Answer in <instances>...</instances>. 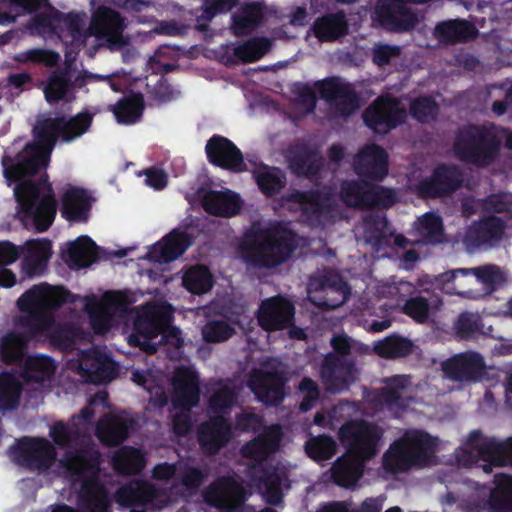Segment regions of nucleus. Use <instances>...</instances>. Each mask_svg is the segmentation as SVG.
Segmentation results:
<instances>
[{
    "mask_svg": "<svg viewBox=\"0 0 512 512\" xmlns=\"http://www.w3.org/2000/svg\"><path fill=\"white\" fill-rule=\"evenodd\" d=\"M94 114L85 110L72 117H48L38 121L33 128L38 143L29 142L14 157L5 153L1 163L6 180L16 183L14 196L18 203L17 214L23 224L37 232L47 231L57 213V201L49 176L44 173L37 181L24 180L36 175L46 166L47 158L40 145L53 148L58 140L70 143L87 133Z\"/></svg>",
    "mask_w": 512,
    "mask_h": 512,
    "instance_id": "obj_1",
    "label": "nucleus"
},
{
    "mask_svg": "<svg viewBox=\"0 0 512 512\" xmlns=\"http://www.w3.org/2000/svg\"><path fill=\"white\" fill-rule=\"evenodd\" d=\"M100 463V453L89 446L64 453L62 466L74 482L80 483L78 503L82 512H111L109 492L100 480Z\"/></svg>",
    "mask_w": 512,
    "mask_h": 512,
    "instance_id": "obj_2",
    "label": "nucleus"
},
{
    "mask_svg": "<svg viewBox=\"0 0 512 512\" xmlns=\"http://www.w3.org/2000/svg\"><path fill=\"white\" fill-rule=\"evenodd\" d=\"M296 247V234L279 221L267 227L254 224L246 232L243 244L246 260L255 267L266 269L287 262Z\"/></svg>",
    "mask_w": 512,
    "mask_h": 512,
    "instance_id": "obj_3",
    "label": "nucleus"
},
{
    "mask_svg": "<svg viewBox=\"0 0 512 512\" xmlns=\"http://www.w3.org/2000/svg\"><path fill=\"white\" fill-rule=\"evenodd\" d=\"M501 144L496 124H468L456 132L453 151L461 162L486 168L498 158Z\"/></svg>",
    "mask_w": 512,
    "mask_h": 512,
    "instance_id": "obj_4",
    "label": "nucleus"
},
{
    "mask_svg": "<svg viewBox=\"0 0 512 512\" xmlns=\"http://www.w3.org/2000/svg\"><path fill=\"white\" fill-rule=\"evenodd\" d=\"M436 446V439L425 431L407 432L385 452L383 467L391 473L407 472L412 467H425L431 462Z\"/></svg>",
    "mask_w": 512,
    "mask_h": 512,
    "instance_id": "obj_5",
    "label": "nucleus"
},
{
    "mask_svg": "<svg viewBox=\"0 0 512 512\" xmlns=\"http://www.w3.org/2000/svg\"><path fill=\"white\" fill-rule=\"evenodd\" d=\"M470 449L462 450L459 461L465 466L483 461V471L487 474L492 472L493 467L512 466V436L500 441L495 437H487L480 430L470 432L466 441Z\"/></svg>",
    "mask_w": 512,
    "mask_h": 512,
    "instance_id": "obj_6",
    "label": "nucleus"
},
{
    "mask_svg": "<svg viewBox=\"0 0 512 512\" xmlns=\"http://www.w3.org/2000/svg\"><path fill=\"white\" fill-rule=\"evenodd\" d=\"M338 436L347 453L365 462L377 455L383 430L366 420H350L340 427Z\"/></svg>",
    "mask_w": 512,
    "mask_h": 512,
    "instance_id": "obj_7",
    "label": "nucleus"
},
{
    "mask_svg": "<svg viewBox=\"0 0 512 512\" xmlns=\"http://www.w3.org/2000/svg\"><path fill=\"white\" fill-rule=\"evenodd\" d=\"M11 460L30 471L45 472L52 467L57 452L52 443L41 437L23 436L8 449Z\"/></svg>",
    "mask_w": 512,
    "mask_h": 512,
    "instance_id": "obj_8",
    "label": "nucleus"
},
{
    "mask_svg": "<svg viewBox=\"0 0 512 512\" xmlns=\"http://www.w3.org/2000/svg\"><path fill=\"white\" fill-rule=\"evenodd\" d=\"M406 118V109L390 95L379 96L363 112L365 125L378 134L389 133L403 124Z\"/></svg>",
    "mask_w": 512,
    "mask_h": 512,
    "instance_id": "obj_9",
    "label": "nucleus"
},
{
    "mask_svg": "<svg viewBox=\"0 0 512 512\" xmlns=\"http://www.w3.org/2000/svg\"><path fill=\"white\" fill-rule=\"evenodd\" d=\"M247 498L245 487L231 476L217 478L204 492L205 502L221 512H243Z\"/></svg>",
    "mask_w": 512,
    "mask_h": 512,
    "instance_id": "obj_10",
    "label": "nucleus"
},
{
    "mask_svg": "<svg viewBox=\"0 0 512 512\" xmlns=\"http://www.w3.org/2000/svg\"><path fill=\"white\" fill-rule=\"evenodd\" d=\"M351 341V338L345 334L335 335L331 339V346L336 355L329 354L325 358L322 370L324 384L331 392H339L349 385L345 377L338 375V371L346 369L350 373L354 369V361L346 358L351 353Z\"/></svg>",
    "mask_w": 512,
    "mask_h": 512,
    "instance_id": "obj_11",
    "label": "nucleus"
},
{
    "mask_svg": "<svg viewBox=\"0 0 512 512\" xmlns=\"http://www.w3.org/2000/svg\"><path fill=\"white\" fill-rule=\"evenodd\" d=\"M462 173L457 166L439 164L429 177L415 184L416 194L423 199L447 197L461 187Z\"/></svg>",
    "mask_w": 512,
    "mask_h": 512,
    "instance_id": "obj_12",
    "label": "nucleus"
},
{
    "mask_svg": "<svg viewBox=\"0 0 512 512\" xmlns=\"http://www.w3.org/2000/svg\"><path fill=\"white\" fill-rule=\"evenodd\" d=\"M171 321V313L165 307L152 304L144 306L133 322L134 333L129 336V344L143 347L141 338L148 342L158 337Z\"/></svg>",
    "mask_w": 512,
    "mask_h": 512,
    "instance_id": "obj_13",
    "label": "nucleus"
},
{
    "mask_svg": "<svg viewBox=\"0 0 512 512\" xmlns=\"http://www.w3.org/2000/svg\"><path fill=\"white\" fill-rule=\"evenodd\" d=\"M320 97L335 102V110L342 117L352 115L359 108V96L354 86L338 77H327L315 82Z\"/></svg>",
    "mask_w": 512,
    "mask_h": 512,
    "instance_id": "obj_14",
    "label": "nucleus"
},
{
    "mask_svg": "<svg viewBox=\"0 0 512 512\" xmlns=\"http://www.w3.org/2000/svg\"><path fill=\"white\" fill-rule=\"evenodd\" d=\"M205 153L213 166L234 173L247 171L242 151L227 137L219 134L211 136L206 142Z\"/></svg>",
    "mask_w": 512,
    "mask_h": 512,
    "instance_id": "obj_15",
    "label": "nucleus"
},
{
    "mask_svg": "<svg viewBox=\"0 0 512 512\" xmlns=\"http://www.w3.org/2000/svg\"><path fill=\"white\" fill-rule=\"evenodd\" d=\"M233 437L232 425L224 415H214L202 422L197 430V441L206 456L217 455Z\"/></svg>",
    "mask_w": 512,
    "mask_h": 512,
    "instance_id": "obj_16",
    "label": "nucleus"
},
{
    "mask_svg": "<svg viewBox=\"0 0 512 512\" xmlns=\"http://www.w3.org/2000/svg\"><path fill=\"white\" fill-rule=\"evenodd\" d=\"M294 316V304L281 295L263 300L257 312L258 324L267 332L290 328L293 325Z\"/></svg>",
    "mask_w": 512,
    "mask_h": 512,
    "instance_id": "obj_17",
    "label": "nucleus"
},
{
    "mask_svg": "<svg viewBox=\"0 0 512 512\" xmlns=\"http://www.w3.org/2000/svg\"><path fill=\"white\" fill-rule=\"evenodd\" d=\"M175 409L190 411L200 401V381L198 373L190 366H180L174 371L171 380Z\"/></svg>",
    "mask_w": 512,
    "mask_h": 512,
    "instance_id": "obj_18",
    "label": "nucleus"
},
{
    "mask_svg": "<svg viewBox=\"0 0 512 512\" xmlns=\"http://www.w3.org/2000/svg\"><path fill=\"white\" fill-rule=\"evenodd\" d=\"M79 373L88 383L102 384L113 380L117 374L116 362L104 351L90 348L82 352Z\"/></svg>",
    "mask_w": 512,
    "mask_h": 512,
    "instance_id": "obj_19",
    "label": "nucleus"
},
{
    "mask_svg": "<svg viewBox=\"0 0 512 512\" xmlns=\"http://www.w3.org/2000/svg\"><path fill=\"white\" fill-rule=\"evenodd\" d=\"M505 229L500 217L484 216L467 227L463 242L468 248L492 247L502 240Z\"/></svg>",
    "mask_w": 512,
    "mask_h": 512,
    "instance_id": "obj_20",
    "label": "nucleus"
},
{
    "mask_svg": "<svg viewBox=\"0 0 512 512\" xmlns=\"http://www.w3.org/2000/svg\"><path fill=\"white\" fill-rule=\"evenodd\" d=\"M442 370L453 381L475 382L485 374L486 364L479 353L468 351L444 361Z\"/></svg>",
    "mask_w": 512,
    "mask_h": 512,
    "instance_id": "obj_21",
    "label": "nucleus"
},
{
    "mask_svg": "<svg viewBox=\"0 0 512 512\" xmlns=\"http://www.w3.org/2000/svg\"><path fill=\"white\" fill-rule=\"evenodd\" d=\"M389 156L378 144L362 147L354 159V170L362 178L381 181L388 174Z\"/></svg>",
    "mask_w": 512,
    "mask_h": 512,
    "instance_id": "obj_22",
    "label": "nucleus"
},
{
    "mask_svg": "<svg viewBox=\"0 0 512 512\" xmlns=\"http://www.w3.org/2000/svg\"><path fill=\"white\" fill-rule=\"evenodd\" d=\"M459 276H475L477 282H480L491 288L499 285L504 280L499 267L496 265H485L476 268H458L442 273L439 278L448 292L460 294V289L464 285L462 283L456 284V280Z\"/></svg>",
    "mask_w": 512,
    "mask_h": 512,
    "instance_id": "obj_23",
    "label": "nucleus"
},
{
    "mask_svg": "<svg viewBox=\"0 0 512 512\" xmlns=\"http://www.w3.org/2000/svg\"><path fill=\"white\" fill-rule=\"evenodd\" d=\"M71 297V292L63 287L46 293L40 286L35 285L19 297L17 307L23 313L48 307H61L65 303L72 302Z\"/></svg>",
    "mask_w": 512,
    "mask_h": 512,
    "instance_id": "obj_24",
    "label": "nucleus"
},
{
    "mask_svg": "<svg viewBox=\"0 0 512 512\" xmlns=\"http://www.w3.org/2000/svg\"><path fill=\"white\" fill-rule=\"evenodd\" d=\"M125 19L110 7L99 6L92 14L90 30L98 38H105L111 43H123Z\"/></svg>",
    "mask_w": 512,
    "mask_h": 512,
    "instance_id": "obj_25",
    "label": "nucleus"
},
{
    "mask_svg": "<svg viewBox=\"0 0 512 512\" xmlns=\"http://www.w3.org/2000/svg\"><path fill=\"white\" fill-rule=\"evenodd\" d=\"M285 383L286 379L279 371H259L251 379V388L261 402L278 406L285 397Z\"/></svg>",
    "mask_w": 512,
    "mask_h": 512,
    "instance_id": "obj_26",
    "label": "nucleus"
},
{
    "mask_svg": "<svg viewBox=\"0 0 512 512\" xmlns=\"http://www.w3.org/2000/svg\"><path fill=\"white\" fill-rule=\"evenodd\" d=\"M322 295L316 305L323 309L332 310L341 306L345 300L349 288L343 278L335 272H327L320 275L312 282Z\"/></svg>",
    "mask_w": 512,
    "mask_h": 512,
    "instance_id": "obj_27",
    "label": "nucleus"
},
{
    "mask_svg": "<svg viewBox=\"0 0 512 512\" xmlns=\"http://www.w3.org/2000/svg\"><path fill=\"white\" fill-rule=\"evenodd\" d=\"M433 33L440 44L456 45L475 40L479 31L473 22L463 18H455L438 22Z\"/></svg>",
    "mask_w": 512,
    "mask_h": 512,
    "instance_id": "obj_28",
    "label": "nucleus"
},
{
    "mask_svg": "<svg viewBox=\"0 0 512 512\" xmlns=\"http://www.w3.org/2000/svg\"><path fill=\"white\" fill-rule=\"evenodd\" d=\"M93 198L82 187L70 186L61 196V216L69 222H87Z\"/></svg>",
    "mask_w": 512,
    "mask_h": 512,
    "instance_id": "obj_29",
    "label": "nucleus"
},
{
    "mask_svg": "<svg viewBox=\"0 0 512 512\" xmlns=\"http://www.w3.org/2000/svg\"><path fill=\"white\" fill-rule=\"evenodd\" d=\"M191 244L192 238L187 232L173 229L153 245L150 256L156 262L168 264L182 256Z\"/></svg>",
    "mask_w": 512,
    "mask_h": 512,
    "instance_id": "obj_30",
    "label": "nucleus"
},
{
    "mask_svg": "<svg viewBox=\"0 0 512 512\" xmlns=\"http://www.w3.org/2000/svg\"><path fill=\"white\" fill-rule=\"evenodd\" d=\"M288 165L296 176L315 177L322 168V158L316 149L306 143L292 146L288 151Z\"/></svg>",
    "mask_w": 512,
    "mask_h": 512,
    "instance_id": "obj_31",
    "label": "nucleus"
},
{
    "mask_svg": "<svg viewBox=\"0 0 512 512\" xmlns=\"http://www.w3.org/2000/svg\"><path fill=\"white\" fill-rule=\"evenodd\" d=\"M443 306L440 296L427 292V296L418 294L410 296L404 302L401 311L417 324L432 321Z\"/></svg>",
    "mask_w": 512,
    "mask_h": 512,
    "instance_id": "obj_32",
    "label": "nucleus"
},
{
    "mask_svg": "<svg viewBox=\"0 0 512 512\" xmlns=\"http://www.w3.org/2000/svg\"><path fill=\"white\" fill-rule=\"evenodd\" d=\"M348 29V21L343 10L317 17L311 26L313 35L322 43L334 42L346 36Z\"/></svg>",
    "mask_w": 512,
    "mask_h": 512,
    "instance_id": "obj_33",
    "label": "nucleus"
},
{
    "mask_svg": "<svg viewBox=\"0 0 512 512\" xmlns=\"http://www.w3.org/2000/svg\"><path fill=\"white\" fill-rule=\"evenodd\" d=\"M99 249L89 236L81 235L69 244L64 260L71 269L86 268L99 259Z\"/></svg>",
    "mask_w": 512,
    "mask_h": 512,
    "instance_id": "obj_34",
    "label": "nucleus"
},
{
    "mask_svg": "<svg viewBox=\"0 0 512 512\" xmlns=\"http://www.w3.org/2000/svg\"><path fill=\"white\" fill-rule=\"evenodd\" d=\"M134 422L116 415H105L96 426V436L105 445L114 447L122 444L129 435Z\"/></svg>",
    "mask_w": 512,
    "mask_h": 512,
    "instance_id": "obj_35",
    "label": "nucleus"
},
{
    "mask_svg": "<svg viewBox=\"0 0 512 512\" xmlns=\"http://www.w3.org/2000/svg\"><path fill=\"white\" fill-rule=\"evenodd\" d=\"M204 210L214 216L231 217L241 210V200L238 194L231 191L209 190L202 197Z\"/></svg>",
    "mask_w": 512,
    "mask_h": 512,
    "instance_id": "obj_36",
    "label": "nucleus"
},
{
    "mask_svg": "<svg viewBox=\"0 0 512 512\" xmlns=\"http://www.w3.org/2000/svg\"><path fill=\"white\" fill-rule=\"evenodd\" d=\"M330 471L331 479L336 485L350 488L363 476L364 461L346 452L337 458Z\"/></svg>",
    "mask_w": 512,
    "mask_h": 512,
    "instance_id": "obj_37",
    "label": "nucleus"
},
{
    "mask_svg": "<svg viewBox=\"0 0 512 512\" xmlns=\"http://www.w3.org/2000/svg\"><path fill=\"white\" fill-rule=\"evenodd\" d=\"M145 465V454L132 446H123L112 456V467L120 475H137Z\"/></svg>",
    "mask_w": 512,
    "mask_h": 512,
    "instance_id": "obj_38",
    "label": "nucleus"
},
{
    "mask_svg": "<svg viewBox=\"0 0 512 512\" xmlns=\"http://www.w3.org/2000/svg\"><path fill=\"white\" fill-rule=\"evenodd\" d=\"M73 81L67 69H56L50 73L43 88L45 100L49 104L69 101L73 90Z\"/></svg>",
    "mask_w": 512,
    "mask_h": 512,
    "instance_id": "obj_39",
    "label": "nucleus"
},
{
    "mask_svg": "<svg viewBox=\"0 0 512 512\" xmlns=\"http://www.w3.org/2000/svg\"><path fill=\"white\" fill-rule=\"evenodd\" d=\"M59 308L60 307H48L28 312L26 315L21 316L19 319V325L24 329L25 334L23 335L27 337V340L36 338L37 336L48 332L55 321L52 312Z\"/></svg>",
    "mask_w": 512,
    "mask_h": 512,
    "instance_id": "obj_40",
    "label": "nucleus"
},
{
    "mask_svg": "<svg viewBox=\"0 0 512 512\" xmlns=\"http://www.w3.org/2000/svg\"><path fill=\"white\" fill-rule=\"evenodd\" d=\"M253 178L261 193L267 198H273L278 195L287 183L286 175L280 168L267 165L254 170Z\"/></svg>",
    "mask_w": 512,
    "mask_h": 512,
    "instance_id": "obj_41",
    "label": "nucleus"
},
{
    "mask_svg": "<svg viewBox=\"0 0 512 512\" xmlns=\"http://www.w3.org/2000/svg\"><path fill=\"white\" fill-rule=\"evenodd\" d=\"M145 108L143 95L140 93H131L118 100V102L111 106L118 123L121 124H134L140 120Z\"/></svg>",
    "mask_w": 512,
    "mask_h": 512,
    "instance_id": "obj_42",
    "label": "nucleus"
},
{
    "mask_svg": "<svg viewBox=\"0 0 512 512\" xmlns=\"http://www.w3.org/2000/svg\"><path fill=\"white\" fill-rule=\"evenodd\" d=\"M495 488L491 491L488 504L492 512H512V475H494Z\"/></svg>",
    "mask_w": 512,
    "mask_h": 512,
    "instance_id": "obj_43",
    "label": "nucleus"
},
{
    "mask_svg": "<svg viewBox=\"0 0 512 512\" xmlns=\"http://www.w3.org/2000/svg\"><path fill=\"white\" fill-rule=\"evenodd\" d=\"M386 384L387 386L381 388L376 395L377 403L389 409L405 408L407 404L402 396V391L405 390L409 384L408 377L397 375L387 379Z\"/></svg>",
    "mask_w": 512,
    "mask_h": 512,
    "instance_id": "obj_44",
    "label": "nucleus"
},
{
    "mask_svg": "<svg viewBox=\"0 0 512 512\" xmlns=\"http://www.w3.org/2000/svg\"><path fill=\"white\" fill-rule=\"evenodd\" d=\"M415 231L419 241L424 244H440L444 240L442 218L433 212H427L418 218Z\"/></svg>",
    "mask_w": 512,
    "mask_h": 512,
    "instance_id": "obj_45",
    "label": "nucleus"
},
{
    "mask_svg": "<svg viewBox=\"0 0 512 512\" xmlns=\"http://www.w3.org/2000/svg\"><path fill=\"white\" fill-rule=\"evenodd\" d=\"M371 183L363 180H345L340 186V198L348 206L366 210Z\"/></svg>",
    "mask_w": 512,
    "mask_h": 512,
    "instance_id": "obj_46",
    "label": "nucleus"
},
{
    "mask_svg": "<svg viewBox=\"0 0 512 512\" xmlns=\"http://www.w3.org/2000/svg\"><path fill=\"white\" fill-rule=\"evenodd\" d=\"M27 337L19 333H9L0 340V359L7 365L22 362L27 347Z\"/></svg>",
    "mask_w": 512,
    "mask_h": 512,
    "instance_id": "obj_47",
    "label": "nucleus"
},
{
    "mask_svg": "<svg viewBox=\"0 0 512 512\" xmlns=\"http://www.w3.org/2000/svg\"><path fill=\"white\" fill-rule=\"evenodd\" d=\"M184 288L192 294L201 295L208 292L214 284L210 270L204 265L190 267L182 277Z\"/></svg>",
    "mask_w": 512,
    "mask_h": 512,
    "instance_id": "obj_48",
    "label": "nucleus"
},
{
    "mask_svg": "<svg viewBox=\"0 0 512 512\" xmlns=\"http://www.w3.org/2000/svg\"><path fill=\"white\" fill-rule=\"evenodd\" d=\"M232 20L233 34L241 37L251 34L262 23L263 14L258 4H251L234 15Z\"/></svg>",
    "mask_w": 512,
    "mask_h": 512,
    "instance_id": "obj_49",
    "label": "nucleus"
},
{
    "mask_svg": "<svg viewBox=\"0 0 512 512\" xmlns=\"http://www.w3.org/2000/svg\"><path fill=\"white\" fill-rule=\"evenodd\" d=\"M56 370L54 359L48 355L30 356L26 360L25 372L27 378L36 383L50 380Z\"/></svg>",
    "mask_w": 512,
    "mask_h": 512,
    "instance_id": "obj_50",
    "label": "nucleus"
},
{
    "mask_svg": "<svg viewBox=\"0 0 512 512\" xmlns=\"http://www.w3.org/2000/svg\"><path fill=\"white\" fill-rule=\"evenodd\" d=\"M22 386L14 375L0 373V410L11 411L19 404Z\"/></svg>",
    "mask_w": 512,
    "mask_h": 512,
    "instance_id": "obj_51",
    "label": "nucleus"
},
{
    "mask_svg": "<svg viewBox=\"0 0 512 512\" xmlns=\"http://www.w3.org/2000/svg\"><path fill=\"white\" fill-rule=\"evenodd\" d=\"M271 48L269 38L253 37L234 48V55L244 63L260 60Z\"/></svg>",
    "mask_w": 512,
    "mask_h": 512,
    "instance_id": "obj_52",
    "label": "nucleus"
},
{
    "mask_svg": "<svg viewBox=\"0 0 512 512\" xmlns=\"http://www.w3.org/2000/svg\"><path fill=\"white\" fill-rule=\"evenodd\" d=\"M413 344L409 339L398 335H390L375 345V352L383 358L405 357L412 351Z\"/></svg>",
    "mask_w": 512,
    "mask_h": 512,
    "instance_id": "obj_53",
    "label": "nucleus"
},
{
    "mask_svg": "<svg viewBox=\"0 0 512 512\" xmlns=\"http://www.w3.org/2000/svg\"><path fill=\"white\" fill-rule=\"evenodd\" d=\"M307 455L316 461L331 459L337 450V444L333 437L327 434L311 437L305 444Z\"/></svg>",
    "mask_w": 512,
    "mask_h": 512,
    "instance_id": "obj_54",
    "label": "nucleus"
},
{
    "mask_svg": "<svg viewBox=\"0 0 512 512\" xmlns=\"http://www.w3.org/2000/svg\"><path fill=\"white\" fill-rule=\"evenodd\" d=\"M259 483L263 488V496L266 503L274 506L282 503V479L275 470L262 469V474L259 477Z\"/></svg>",
    "mask_w": 512,
    "mask_h": 512,
    "instance_id": "obj_55",
    "label": "nucleus"
},
{
    "mask_svg": "<svg viewBox=\"0 0 512 512\" xmlns=\"http://www.w3.org/2000/svg\"><path fill=\"white\" fill-rule=\"evenodd\" d=\"M153 497L154 489L151 486L134 487L132 485H124L115 493L117 503L125 507L144 503Z\"/></svg>",
    "mask_w": 512,
    "mask_h": 512,
    "instance_id": "obj_56",
    "label": "nucleus"
},
{
    "mask_svg": "<svg viewBox=\"0 0 512 512\" xmlns=\"http://www.w3.org/2000/svg\"><path fill=\"white\" fill-rule=\"evenodd\" d=\"M13 59L18 63L43 64L46 67H53L59 62L60 55L54 50L32 48L15 54Z\"/></svg>",
    "mask_w": 512,
    "mask_h": 512,
    "instance_id": "obj_57",
    "label": "nucleus"
},
{
    "mask_svg": "<svg viewBox=\"0 0 512 512\" xmlns=\"http://www.w3.org/2000/svg\"><path fill=\"white\" fill-rule=\"evenodd\" d=\"M439 111L437 102L431 96H420L410 103V115L420 123L435 120Z\"/></svg>",
    "mask_w": 512,
    "mask_h": 512,
    "instance_id": "obj_58",
    "label": "nucleus"
},
{
    "mask_svg": "<svg viewBox=\"0 0 512 512\" xmlns=\"http://www.w3.org/2000/svg\"><path fill=\"white\" fill-rule=\"evenodd\" d=\"M237 401V393L231 385H223L216 390L208 400L211 412L216 415H223L231 409Z\"/></svg>",
    "mask_w": 512,
    "mask_h": 512,
    "instance_id": "obj_59",
    "label": "nucleus"
},
{
    "mask_svg": "<svg viewBox=\"0 0 512 512\" xmlns=\"http://www.w3.org/2000/svg\"><path fill=\"white\" fill-rule=\"evenodd\" d=\"M398 201V196L393 188L371 183L367 209H388Z\"/></svg>",
    "mask_w": 512,
    "mask_h": 512,
    "instance_id": "obj_60",
    "label": "nucleus"
},
{
    "mask_svg": "<svg viewBox=\"0 0 512 512\" xmlns=\"http://www.w3.org/2000/svg\"><path fill=\"white\" fill-rule=\"evenodd\" d=\"M235 329L224 320H210L202 328L203 340L207 343H221L233 336Z\"/></svg>",
    "mask_w": 512,
    "mask_h": 512,
    "instance_id": "obj_61",
    "label": "nucleus"
},
{
    "mask_svg": "<svg viewBox=\"0 0 512 512\" xmlns=\"http://www.w3.org/2000/svg\"><path fill=\"white\" fill-rule=\"evenodd\" d=\"M287 199L308 206L313 213H320L328 200V195L320 190H297L290 193Z\"/></svg>",
    "mask_w": 512,
    "mask_h": 512,
    "instance_id": "obj_62",
    "label": "nucleus"
},
{
    "mask_svg": "<svg viewBox=\"0 0 512 512\" xmlns=\"http://www.w3.org/2000/svg\"><path fill=\"white\" fill-rule=\"evenodd\" d=\"M402 54V47L387 43H375L371 51L372 62L378 67H385Z\"/></svg>",
    "mask_w": 512,
    "mask_h": 512,
    "instance_id": "obj_63",
    "label": "nucleus"
},
{
    "mask_svg": "<svg viewBox=\"0 0 512 512\" xmlns=\"http://www.w3.org/2000/svg\"><path fill=\"white\" fill-rule=\"evenodd\" d=\"M481 208L489 213H511L512 196L506 192L490 194L481 200Z\"/></svg>",
    "mask_w": 512,
    "mask_h": 512,
    "instance_id": "obj_64",
    "label": "nucleus"
}]
</instances>
